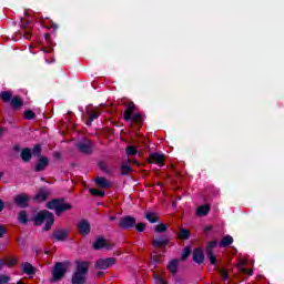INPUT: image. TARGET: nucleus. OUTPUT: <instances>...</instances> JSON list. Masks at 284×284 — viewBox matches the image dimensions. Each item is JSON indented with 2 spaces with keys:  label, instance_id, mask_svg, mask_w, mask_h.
I'll list each match as a JSON object with an SVG mask.
<instances>
[{
  "label": "nucleus",
  "instance_id": "obj_61",
  "mask_svg": "<svg viewBox=\"0 0 284 284\" xmlns=\"http://www.w3.org/2000/svg\"><path fill=\"white\" fill-rule=\"evenodd\" d=\"M0 179H3V172H0Z\"/></svg>",
  "mask_w": 284,
  "mask_h": 284
},
{
  "label": "nucleus",
  "instance_id": "obj_11",
  "mask_svg": "<svg viewBox=\"0 0 284 284\" xmlns=\"http://www.w3.org/2000/svg\"><path fill=\"white\" fill-rule=\"evenodd\" d=\"M38 162L34 165V172H44V170L50 165V159L48 156H36Z\"/></svg>",
  "mask_w": 284,
  "mask_h": 284
},
{
  "label": "nucleus",
  "instance_id": "obj_32",
  "mask_svg": "<svg viewBox=\"0 0 284 284\" xmlns=\"http://www.w3.org/2000/svg\"><path fill=\"white\" fill-rule=\"evenodd\" d=\"M125 151H126V156H136V154H139V150H136V148L132 145L126 146Z\"/></svg>",
  "mask_w": 284,
  "mask_h": 284
},
{
  "label": "nucleus",
  "instance_id": "obj_15",
  "mask_svg": "<svg viewBox=\"0 0 284 284\" xmlns=\"http://www.w3.org/2000/svg\"><path fill=\"white\" fill-rule=\"evenodd\" d=\"M75 148L81 152V154H92L94 150L92 143H77Z\"/></svg>",
  "mask_w": 284,
  "mask_h": 284
},
{
  "label": "nucleus",
  "instance_id": "obj_14",
  "mask_svg": "<svg viewBox=\"0 0 284 284\" xmlns=\"http://www.w3.org/2000/svg\"><path fill=\"white\" fill-rule=\"evenodd\" d=\"M75 265H77V268H75L77 274H82L84 276H88V272L90 270V262H88V261H82V262L77 261Z\"/></svg>",
  "mask_w": 284,
  "mask_h": 284
},
{
  "label": "nucleus",
  "instance_id": "obj_40",
  "mask_svg": "<svg viewBox=\"0 0 284 284\" xmlns=\"http://www.w3.org/2000/svg\"><path fill=\"white\" fill-rule=\"evenodd\" d=\"M161 256L162 255H151V263L154 264V267H156V265L161 263Z\"/></svg>",
  "mask_w": 284,
  "mask_h": 284
},
{
  "label": "nucleus",
  "instance_id": "obj_54",
  "mask_svg": "<svg viewBox=\"0 0 284 284\" xmlns=\"http://www.w3.org/2000/svg\"><path fill=\"white\" fill-rule=\"evenodd\" d=\"M97 276H98V278H101V276H103V271H99V272L97 273Z\"/></svg>",
  "mask_w": 284,
  "mask_h": 284
},
{
  "label": "nucleus",
  "instance_id": "obj_23",
  "mask_svg": "<svg viewBox=\"0 0 284 284\" xmlns=\"http://www.w3.org/2000/svg\"><path fill=\"white\" fill-rule=\"evenodd\" d=\"M210 210H212L210 204L201 205L196 210V215L197 216H207V214H210Z\"/></svg>",
  "mask_w": 284,
  "mask_h": 284
},
{
  "label": "nucleus",
  "instance_id": "obj_51",
  "mask_svg": "<svg viewBox=\"0 0 284 284\" xmlns=\"http://www.w3.org/2000/svg\"><path fill=\"white\" fill-rule=\"evenodd\" d=\"M131 119H132V121L139 122V121H141V114H135Z\"/></svg>",
  "mask_w": 284,
  "mask_h": 284
},
{
  "label": "nucleus",
  "instance_id": "obj_45",
  "mask_svg": "<svg viewBox=\"0 0 284 284\" xmlns=\"http://www.w3.org/2000/svg\"><path fill=\"white\" fill-rule=\"evenodd\" d=\"M34 116H36V114L30 110L24 112V118L26 119L32 120V119H34Z\"/></svg>",
  "mask_w": 284,
  "mask_h": 284
},
{
  "label": "nucleus",
  "instance_id": "obj_25",
  "mask_svg": "<svg viewBox=\"0 0 284 284\" xmlns=\"http://www.w3.org/2000/svg\"><path fill=\"white\" fill-rule=\"evenodd\" d=\"M234 243V237L232 235H226L220 241V247H230Z\"/></svg>",
  "mask_w": 284,
  "mask_h": 284
},
{
  "label": "nucleus",
  "instance_id": "obj_30",
  "mask_svg": "<svg viewBox=\"0 0 284 284\" xmlns=\"http://www.w3.org/2000/svg\"><path fill=\"white\" fill-rule=\"evenodd\" d=\"M190 254H192V246H186L182 251L181 261H187L190 258Z\"/></svg>",
  "mask_w": 284,
  "mask_h": 284
},
{
  "label": "nucleus",
  "instance_id": "obj_27",
  "mask_svg": "<svg viewBox=\"0 0 284 284\" xmlns=\"http://www.w3.org/2000/svg\"><path fill=\"white\" fill-rule=\"evenodd\" d=\"M131 172H132V166L128 164H122L120 166V173L122 176H130Z\"/></svg>",
  "mask_w": 284,
  "mask_h": 284
},
{
  "label": "nucleus",
  "instance_id": "obj_47",
  "mask_svg": "<svg viewBox=\"0 0 284 284\" xmlns=\"http://www.w3.org/2000/svg\"><path fill=\"white\" fill-rule=\"evenodd\" d=\"M132 114H133V111H125L124 112V119L126 120V121H130V119H132L133 116H132Z\"/></svg>",
  "mask_w": 284,
  "mask_h": 284
},
{
  "label": "nucleus",
  "instance_id": "obj_18",
  "mask_svg": "<svg viewBox=\"0 0 284 284\" xmlns=\"http://www.w3.org/2000/svg\"><path fill=\"white\" fill-rule=\"evenodd\" d=\"M166 270L172 274V276H176L179 274V260H172L166 265Z\"/></svg>",
  "mask_w": 284,
  "mask_h": 284
},
{
  "label": "nucleus",
  "instance_id": "obj_34",
  "mask_svg": "<svg viewBox=\"0 0 284 284\" xmlns=\"http://www.w3.org/2000/svg\"><path fill=\"white\" fill-rule=\"evenodd\" d=\"M216 245H219V242L216 241L209 242L206 245L205 252H214V248L216 247Z\"/></svg>",
  "mask_w": 284,
  "mask_h": 284
},
{
  "label": "nucleus",
  "instance_id": "obj_29",
  "mask_svg": "<svg viewBox=\"0 0 284 284\" xmlns=\"http://www.w3.org/2000/svg\"><path fill=\"white\" fill-rule=\"evenodd\" d=\"M154 232L156 234H163V233L168 232V224L160 223V224L155 225Z\"/></svg>",
  "mask_w": 284,
  "mask_h": 284
},
{
  "label": "nucleus",
  "instance_id": "obj_4",
  "mask_svg": "<svg viewBox=\"0 0 284 284\" xmlns=\"http://www.w3.org/2000/svg\"><path fill=\"white\" fill-rule=\"evenodd\" d=\"M68 265H70V262H55L52 268V281L53 283H57L58 281H61L63 276H65V273L68 272Z\"/></svg>",
  "mask_w": 284,
  "mask_h": 284
},
{
  "label": "nucleus",
  "instance_id": "obj_55",
  "mask_svg": "<svg viewBox=\"0 0 284 284\" xmlns=\"http://www.w3.org/2000/svg\"><path fill=\"white\" fill-rule=\"evenodd\" d=\"M211 230H212V226L204 227V232H211Z\"/></svg>",
  "mask_w": 284,
  "mask_h": 284
},
{
  "label": "nucleus",
  "instance_id": "obj_13",
  "mask_svg": "<svg viewBox=\"0 0 284 284\" xmlns=\"http://www.w3.org/2000/svg\"><path fill=\"white\" fill-rule=\"evenodd\" d=\"M48 196H50V191L45 190V187H40L33 197V203H45V201H48Z\"/></svg>",
  "mask_w": 284,
  "mask_h": 284
},
{
  "label": "nucleus",
  "instance_id": "obj_12",
  "mask_svg": "<svg viewBox=\"0 0 284 284\" xmlns=\"http://www.w3.org/2000/svg\"><path fill=\"white\" fill-rule=\"evenodd\" d=\"M192 257L196 265H203V263H205V253H203V248L201 247H195L193 250Z\"/></svg>",
  "mask_w": 284,
  "mask_h": 284
},
{
  "label": "nucleus",
  "instance_id": "obj_7",
  "mask_svg": "<svg viewBox=\"0 0 284 284\" xmlns=\"http://www.w3.org/2000/svg\"><path fill=\"white\" fill-rule=\"evenodd\" d=\"M136 226V217L132 215L122 216L119 222L120 230H132Z\"/></svg>",
  "mask_w": 284,
  "mask_h": 284
},
{
  "label": "nucleus",
  "instance_id": "obj_5",
  "mask_svg": "<svg viewBox=\"0 0 284 284\" xmlns=\"http://www.w3.org/2000/svg\"><path fill=\"white\" fill-rule=\"evenodd\" d=\"M113 265H116V258L106 257L95 261L94 267L95 270H110V267H113Z\"/></svg>",
  "mask_w": 284,
  "mask_h": 284
},
{
  "label": "nucleus",
  "instance_id": "obj_58",
  "mask_svg": "<svg viewBox=\"0 0 284 284\" xmlns=\"http://www.w3.org/2000/svg\"><path fill=\"white\" fill-rule=\"evenodd\" d=\"M13 150H14L16 152H19V150H20L19 145H14V146H13Z\"/></svg>",
  "mask_w": 284,
  "mask_h": 284
},
{
  "label": "nucleus",
  "instance_id": "obj_28",
  "mask_svg": "<svg viewBox=\"0 0 284 284\" xmlns=\"http://www.w3.org/2000/svg\"><path fill=\"white\" fill-rule=\"evenodd\" d=\"M89 113V120L87 121V125H92V121L94 119H99V113L95 110H88Z\"/></svg>",
  "mask_w": 284,
  "mask_h": 284
},
{
  "label": "nucleus",
  "instance_id": "obj_48",
  "mask_svg": "<svg viewBox=\"0 0 284 284\" xmlns=\"http://www.w3.org/2000/svg\"><path fill=\"white\" fill-rule=\"evenodd\" d=\"M114 244L108 243V241L105 240V246L104 250H113Z\"/></svg>",
  "mask_w": 284,
  "mask_h": 284
},
{
  "label": "nucleus",
  "instance_id": "obj_21",
  "mask_svg": "<svg viewBox=\"0 0 284 284\" xmlns=\"http://www.w3.org/2000/svg\"><path fill=\"white\" fill-rule=\"evenodd\" d=\"M144 219H146L149 223H159V221H161V217L159 216V214L151 211L145 212Z\"/></svg>",
  "mask_w": 284,
  "mask_h": 284
},
{
  "label": "nucleus",
  "instance_id": "obj_19",
  "mask_svg": "<svg viewBox=\"0 0 284 284\" xmlns=\"http://www.w3.org/2000/svg\"><path fill=\"white\" fill-rule=\"evenodd\" d=\"M71 283L72 284H85V283H88V278L85 277V275L74 272L71 277Z\"/></svg>",
  "mask_w": 284,
  "mask_h": 284
},
{
  "label": "nucleus",
  "instance_id": "obj_57",
  "mask_svg": "<svg viewBox=\"0 0 284 284\" xmlns=\"http://www.w3.org/2000/svg\"><path fill=\"white\" fill-rule=\"evenodd\" d=\"M109 220H110V221H116V216L111 215V216L109 217Z\"/></svg>",
  "mask_w": 284,
  "mask_h": 284
},
{
  "label": "nucleus",
  "instance_id": "obj_60",
  "mask_svg": "<svg viewBox=\"0 0 284 284\" xmlns=\"http://www.w3.org/2000/svg\"><path fill=\"white\" fill-rule=\"evenodd\" d=\"M158 284H168V282H164V280H161V282H158Z\"/></svg>",
  "mask_w": 284,
  "mask_h": 284
},
{
  "label": "nucleus",
  "instance_id": "obj_53",
  "mask_svg": "<svg viewBox=\"0 0 284 284\" xmlns=\"http://www.w3.org/2000/svg\"><path fill=\"white\" fill-rule=\"evenodd\" d=\"M129 112H134V104H130L126 109Z\"/></svg>",
  "mask_w": 284,
  "mask_h": 284
},
{
  "label": "nucleus",
  "instance_id": "obj_39",
  "mask_svg": "<svg viewBox=\"0 0 284 284\" xmlns=\"http://www.w3.org/2000/svg\"><path fill=\"white\" fill-rule=\"evenodd\" d=\"M219 273H220V276H222V281H227L230 278V273H227V271L220 268Z\"/></svg>",
  "mask_w": 284,
  "mask_h": 284
},
{
  "label": "nucleus",
  "instance_id": "obj_3",
  "mask_svg": "<svg viewBox=\"0 0 284 284\" xmlns=\"http://www.w3.org/2000/svg\"><path fill=\"white\" fill-rule=\"evenodd\" d=\"M43 149H41V144H36L33 149L24 148L20 152V159L23 163H30L32 161V156H41Z\"/></svg>",
  "mask_w": 284,
  "mask_h": 284
},
{
  "label": "nucleus",
  "instance_id": "obj_16",
  "mask_svg": "<svg viewBox=\"0 0 284 284\" xmlns=\"http://www.w3.org/2000/svg\"><path fill=\"white\" fill-rule=\"evenodd\" d=\"M21 270L27 276H34L37 274V268L30 262L22 263Z\"/></svg>",
  "mask_w": 284,
  "mask_h": 284
},
{
  "label": "nucleus",
  "instance_id": "obj_49",
  "mask_svg": "<svg viewBox=\"0 0 284 284\" xmlns=\"http://www.w3.org/2000/svg\"><path fill=\"white\" fill-rule=\"evenodd\" d=\"M3 210H6V202H3V200L0 199V214L1 212H3Z\"/></svg>",
  "mask_w": 284,
  "mask_h": 284
},
{
  "label": "nucleus",
  "instance_id": "obj_42",
  "mask_svg": "<svg viewBox=\"0 0 284 284\" xmlns=\"http://www.w3.org/2000/svg\"><path fill=\"white\" fill-rule=\"evenodd\" d=\"M19 263V260L17 257H11L8 260L7 265L8 267H13V265H17Z\"/></svg>",
  "mask_w": 284,
  "mask_h": 284
},
{
  "label": "nucleus",
  "instance_id": "obj_31",
  "mask_svg": "<svg viewBox=\"0 0 284 284\" xmlns=\"http://www.w3.org/2000/svg\"><path fill=\"white\" fill-rule=\"evenodd\" d=\"M206 258H209L211 265H219V261L216 260V255H214V252H205Z\"/></svg>",
  "mask_w": 284,
  "mask_h": 284
},
{
  "label": "nucleus",
  "instance_id": "obj_10",
  "mask_svg": "<svg viewBox=\"0 0 284 284\" xmlns=\"http://www.w3.org/2000/svg\"><path fill=\"white\" fill-rule=\"evenodd\" d=\"M78 232L81 236H88L92 232V226L88 220H81L78 224Z\"/></svg>",
  "mask_w": 284,
  "mask_h": 284
},
{
  "label": "nucleus",
  "instance_id": "obj_46",
  "mask_svg": "<svg viewBox=\"0 0 284 284\" xmlns=\"http://www.w3.org/2000/svg\"><path fill=\"white\" fill-rule=\"evenodd\" d=\"M153 278L156 283H161V281H163L161 274H156V272H153Z\"/></svg>",
  "mask_w": 284,
  "mask_h": 284
},
{
  "label": "nucleus",
  "instance_id": "obj_8",
  "mask_svg": "<svg viewBox=\"0 0 284 284\" xmlns=\"http://www.w3.org/2000/svg\"><path fill=\"white\" fill-rule=\"evenodd\" d=\"M50 239H52L53 241H57L58 243H63L68 241V239H70V231L68 229L54 230L50 235Z\"/></svg>",
  "mask_w": 284,
  "mask_h": 284
},
{
  "label": "nucleus",
  "instance_id": "obj_38",
  "mask_svg": "<svg viewBox=\"0 0 284 284\" xmlns=\"http://www.w3.org/2000/svg\"><path fill=\"white\" fill-rule=\"evenodd\" d=\"M134 227H135L136 232H145L146 225L143 222H139L138 224L135 222V226Z\"/></svg>",
  "mask_w": 284,
  "mask_h": 284
},
{
  "label": "nucleus",
  "instance_id": "obj_56",
  "mask_svg": "<svg viewBox=\"0 0 284 284\" xmlns=\"http://www.w3.org/2000/svg\"><path fill=\"white\" fill-rule=\"evenodd\" d=\"M4 265H6V261L0 260V270H1V267L4 266Z\"/></svg>",
  "mask_w": 284,
  "mask_h": 284
},
{
  "label": "nucleus",
  "instance_id": "obj_6",
  "mask_svg": "<svg viewBox=\"0 0 284 284\" xmlns=\"http://www.w3.org/2000/svg\"><path fill=\"white\" fill-rule=\"evenodd\" d=\"M30 201L31 197L27 193H20L13 197V203L22 210H26V207H30Z\"/></svg>",
  "mask_w": 284,
  "mask_h": 284
},
{
  "label": "nucleus",
  "instance_id": "obj_36",
  "mask_svg": "<svg viewBox=\"0 0 284 284\" xmlns=\"http://www.w3.org/2000/svg\"><path fill=\"white\" fill-rule=\"evenodd\" d=\"M98 166L102 172H105V174H110V169H108V164H105V162L103 161L99 162Z\"/></svg>",
  "mask_w": 284,
  "mask_h": 284
},
{
  "label": "nucleus",
  "instance_id": "obj_1",
  "mask_svg": "<svg viewBox=\"0 0 284 284\" xmlns=\"http://www.w3.org/2000/svg\"><path fill=\"white\" fill-rule=\"evenodd\" d=\"M31 221L37 227L41 226L44 223V226L42 229L43 232H50L52 230V225H54V213L48 210H42L33 215L31 217Z\"/></svg>",
  "mask_w": 284,
  "mask_h": 284
},
{
  "label": "nucleus",
  "instance_id": "obj_37",
  "mask_svg": "<svg viewBox=\"0 0 284 284\" xmlns=\"http://www.w3.org/2000/svg\"><path fill=\"white\" fill-rule=\"evenodd\" d=\"M10 281H12V277H10L6 274L0 275V284H8V283H10Z\"/></svg>",
  "mask_w": 284,
  "mask_h": 284
},
{
  "label": "nucleus",
  "instance_id": "obj_35",
  "mask_svg": "<svg viewBox=\"0 0 284 284\" xmlns=\"http://www.w3.org/2000/svg\"><path fill=\"white\" fill-rule=\"evenodd\" d=\"M12 108H21L23 105V101L20 98H13L11 100Z\"/></svg>",
  "mask_w": 284,
  "mask_h": 284
},
{
  "label": "nucleus",
  "instance_id": "obj_50",
  "mask_svg": "<svg viewBox=\"0 0 284 284\" xmlns=\"http://www.w3.org/2000/svg\"><path fill=\"white\" fill-rule=\"evenodd\" d=\"M53 159H57L59 161L61 159V152L59 151L53 152Z\"/></svg>",
  "mask_w": 284,
  "mask_h": 284
},
{
  "label": "nucleus",
  "instance_id": "obj_22",
  "mask_svg": "<svg viewBox=\"0 0 284 284\" xmlns=\"http://www.w3.org/2000/svg\"><path fill=\"white\" fill-rule=\"evenodd\" d=\"M190 236H192V232L189 229H180V232L178 233V239H180V241H190Z\"/></svg>",
  "mask_w": 284,
  "mask_h": 284
},
{
  "label": "nucleus",
  "instance_id": "obj_33",
  "mask_svg": "<svg viewBox=\"0 0 284 284\" xmlns=\"http://www.w3.org/2000/svg\"><path fill=\"white\" fill-rule=\"evenodd\" d=\"M89 192L92 194V196H100L101 199L105 196V191H101L99 189H89Z\"/></svg>",
  "mask_w": 284,
  "mask_h": 284
},
{
  "label": "nucleus",
  "instance_id": "obj_44",
  "mask_svg": "<svg viewBox=\"0 0 284 284\" xmlns=\"http://www.w3.org/2000/svg\"><path fill=\"white\" fill-rule=\"evenodd\" d=\"M6 234H8V230L6 229V226L3 224H0V239H3V236H6Z\"/></svg>",
  "mask_w": 284,
  "mask_h": 284
},
{
  "label": "nucleus",
  "instance_id": "obj_59",
  "mask_svg": "<svg viewBox=\"0 0 284 284\" xmlns=\"http://www.w3.org/2000/svg\"><path fill=\"white\" fill-rule=\"evenodd\" d=\"M3 136V128H0V139Z\"/></svg>",
  "mask_w": 284,
  "mask_h": 284
},
{
  "label": "nucleus",
  "instance_id": "obj_20",
  "mask_svg": "<svg viewBox=\"0 0 284 284\" xmlns=\"http://www.w3.org/2000/svg\"><path fill=\"white\" fill-rule=\"evenodd\" d=\"M152 245L155 248L168 247V245H170V239L162 236L160 239L153 240Z\"/></svg>",
  "mask_w": 284,
  "mask_h": 284
},
{
  "label": "nucleus",
  "instance_id": "obj_17",
  "mask_svg": "<svg viewBox=\"0 0 284 284\" xmlns=\"http://www.w3.org/2000/svg\"><path fill=\"white\" fill-rule=\"evenodd\" d=\"M94 183L98 187H102L103 190H109V187H111L110 181L103 176H97Z\"/></svg>",
  "mask_w": 284,
  "mask_h": 284
},
{
  "label": "nucleus",
  "instance_id": "obj_26",
  "mask_svg": "<svg viewBox=\"0 0 284 284\" xmlns=\"http://www.w3.org/2000/svg\"><path fill=\"white\" fill-rule=\"evenodd\" d=\"M18 221L19 223H21L22 225H27L28 224V212L27 211H20L18 214Z\"/></svg>",
  "mask_w": 284,
  "mask_h": 284
},
{
  "label": "nucleus",
  "instance_id": "obj_52",
  "mask_svg": "<svg viewBox=\"0 0 284 284\" xmlns=\"http://www.w3.org/2000/svg\"><path fill=\"white\" fill-rule=\"evenodd\" d=\"M128 163H133V165H139V162L136 160L128 159Z\"/></svg>",
  "mask_w": 284,
  "mask_h": 284
},
{
  "label": "nucleus",
  "instance_id": "obj_41",
  "mask_svg": "<svg viewBox=\"0 0 284 284\" xmlns=\"http://www.w3.org/2000/svg\"><path fill=\"white\" fill-rule=\"evenodd\" d=\"M0 98L2 99V101H10V99H12V93L11 92H2L0 94Z\"/></svg>",
  "mask_w": 284,
  "mask_h": 284
},
{
  "label": "nucleus",
  "instance_id": "obj_9",
  "mask_svg": "<svg viewBox=\"0 0 284 284\" xmlns=\"http://www.w3.org/2000/svg\"><path fill=\"white\" fill-rule=\"evenodd\" d=\"M148 163L159 165L160 168H163L165 165V154L159 153V152H153L150 153Z\"/></svg>",
  "mask_w": 284,
  "mask_h": 284
},
{
  "label": "nucleus",
  "instance_id": "obj_2",
  "mask_svg": "<svg viewBox=\"0 0 284 284\" xmlns=\"http://www.w3.org/2000/svg\"><path fill=\"white\" fill-rule=\"evenodd\" d=\"M47 210H54L55 215L60 216L63 212H70V210H72V204L65 203L64 197L52 199L47 202Z\"/></svg>",
  "mask_w": 284,
  "mask_h": 284
},
{
  "label": "nucleus",
  "instance_id": "obj_24",
  "mask_svg": "<svg viewBox=\"0 0 284 284\" xmlns=\"http://www.w3.org/2000/svg\"><path fill=\"white\" fill-rule=\"evenodd\" d=\"M93 250H103L105 247V239L99 236L92 244Z\"/></svg>",
  "mask_w": 284,
  "mask_h": 284
},
{
  "label": "nucleus",
  "instance_id": "obj_43",
  "mask_svg": "<svg viewBox=\"0 0 284 284\" xmlns=\"http://www.w3.org/2000/svg\"><path fill=\"white\" fill-rule=\"evenodd\" d=\"M240 272L242 274H246L247 276H252V274H254V271H252L250 268H245V267H240Z\"/></svg>",
  "mask_w": 284,
  "mask_h": 284
}]
</instances>
